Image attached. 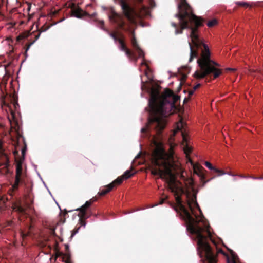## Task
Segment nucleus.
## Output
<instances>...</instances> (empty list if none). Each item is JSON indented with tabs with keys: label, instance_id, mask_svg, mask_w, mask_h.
I'll return each instance as SVG.
<instances>
[{
	"label": "nucleus",
	"instance_id": "1",
	"mask_svg": "<svg viewBox=\"0 0 263 263\" xmlns=\"http://www.w3.org/2000/svg\"><path fill=\"white\" fill-rule=\"evenodd\" d=\"M179 99V96L175 95L170 89H166L161 95L158 90L152 89L148 100V121L146 126L141 129V132L152 136L155 146L151 156L152 174L159 175L162 179H166L168 189L173 194L171 189L172 184L174 183L181 187L184 192L182 195L185 194L186 196V202H197L196 193L192 194L185 191L181 184L175 182L173 171L176 170L177 166L175 163L173 153H167L162 143L159 141L160 136L166 125V118L171 114L172 109Z\"/></svg>",
	"mask_w": 263,
	"mask_h": 263
},
{
	"label": "nucleus",
	"instance_id": "2",
	"mask_svg": "<svg viewBox=\"0 0 263 263\" xmlns=\"http://www.w3.org/2000/svg\"><path fill=\"white\" fill-rule=\"evenodd\" d=\"M175 17L179 19V24L172 22L171 25L175 28L176 34H181L185 29H191L190 37L196 49H194L192 44L189 42L190 48L189 62L193 61L194 58H198L197 63L200 68L195 72V78L202 79L211 73L213 74L214 79L218 78L222 73L221 70L217 68L220 67V65L211 59L208 46L199 38L197 34L198 28L203 25V20L194 14L186 0H180Z\"/></svg>",
	"mask_w": 263,
	"mask_h": 263
},
{
	"label": "nucleus",
	"instance_id": "3",
	"mask_svg": "<svg viewBox=\"0 0 263 263\" xmlns=\"http://www.w3.org/2000/svg\"><path fill=\"white\" fill-rule=\"evenodd\" d=\"M171 189L174 193L176 201L175 211L180 214V216L187 223V229L190 233L196 236L200 258H202L204 263H217L216 257L208 242V239H209L214 245L216 246V242L212 238L210 226L204 222L202 223V226H200L199 223V221L192 216L183 204L181 196L184 192L181 187L171 186Z\"/></svg>",
	"mask_w": 263,
	"mask_h": 263
},
{
	"label": "nucleus",
	"instance_id": "4",
	"mask_svg": "<svg viewBox=\"0 0 263 263\" xmlns=\"http://www.w3.org/2000/svg\"><path fill=\"white\" fill-rule=\"evenodd\" d=\"M113 1L115 4L120 5L124 16L130 23H134L136 17L141 19L149 15L148 8L144 5L141 6L138 12H136L128 4L127 0H113ZM137 1L141 3L143 0H137Z\"/></svg>",
	"mask_w": 263,
	"mask_h": 263
},
{
	"label": "nucleus",
	"instance_id": "5",
	"mask_svg": "<svg viewBox=\"0 0 263 263\" xmlns=\"http://www.w3.org/2000/svg\"><path fill=\"white\" fill-rule=\"evenodd\" d=\"M108 15L109 17V18L110 21L116 24L118 27L125 31H130L132 35V44L133 46V47L138 51L139 56L141 57L144 56V53L143 51L142 50V49L140 48L136 37L135 35V32L134 30H131L128 28H126L125 27V22L124 20V17L123 15L117 13L114 9L113 8H110L109 9V12L108 13Z\"/></svg>",
	"mask_w": 263,
	"mask_h": 263
},
{
	"label": "nucleus",
	"instance_id": "6",
	"mask_svg": "<svg viewBox=\"0 0 263 263\" xmlns=\"http://www.w3.org/2000/svg\"><path fill=\"white\" fill-rule=\"evenodd\" d=\"M26 175L23 173L21 163H17L16 167V174L14 183L12 185L13 192L18 190L20 184L24 183Z\"/></svg>",
	"mask_w": 263,
	"mask_h": 263
},
{
	"label": "nucleus",
	"instance_id": "7",
	"mask_svg": "<svg viewBox=\"0 0 263 263\" xmlns=\"http://www.w3.org/2000/svg\"><path fill=\"white\" fill-rule=\"evenodd\" d=\"M10 111H11V114L12 118H13V119L14 120V124H15V127H13L12 125H11V127L14 128L15 131L17 132V141L16 142L17 145L15 146V150L13 152V154H14V155L15 156H16V155H18V150L17 149L19 148H18V147H19V146H18V141L20 140V138H22L24 145V147L21 148V152H22V156L24 157L25 155V153H26V149H27V145H26V144L25 142L24 139L23 138L22 136L19 133V132H18V129H19L18 124V123L15 120V114L12 111V109L11 108H10ZM10 121H11L10 120ZM11 124H12V123H11Z\"/></svg>",
	"mask_w": 263,
	"mask_h": 263
},
{
	"label": "nucleus",
	"instance_id": "8",
	"mask_svg": "<svg viewBox=\"0 0 263 263\" xmlns=\"http://www.w3.org/2000/svg\"><path fill=\"white\" fill-rule=\"evenodd\" d=\"M50 28L49 25H43L36 32V34H35L34 40L26 45L25 46V55L27 56V51L30 48V47L35 42V41L39 38L41 32L46 31Z\"/></svg>",
	"mask_w": 263,
	"mask_h": 263
},
{
	"label": "nucleus",
	"instance_id": "9",
	"mask_svg": "<svg viewBox=\"0 0 263 263\" xmlns=\"http://www.w3.org/2000/svg\"><path fill=\"white\" fill-rule=\"evenodd\" d=\"M76 210L79 211L78 216L79 217V222L81 226L86 225V219L88 218L92 214V211H87L85 210L82 211V208H78Z\"/></svg>",
	"mask_w": 263,
	"mask_h": 263
},
{
	"label": "nucleus",
	"instance_id": "10",
	"mask_svg": "<svg viewBox=\"0 0 263 263\" xmlns=\"http://www.w3.org/2000/svg\"><path fill=\"white\" fill-rule=\"evenodd\" d=\"M0 165L6 167L9 165V158L7 154L4 152L1 141H0Z\"/></svg>",
	"mask_w": 263,
	"mask_h": 263
},
{
	"label": "nucleus",
	"instance_id": "11",
	"mask_svg": "<svg viewBox=\"0 0 263 263\" xmlns=\"http://www.w3.org/2000/svg\"><path fill=\"white\" fill-rule=\"evenodd\" d=\"M73 7L72 8L71 11L73 16L81 18L84 16H87L88 15L86 12L83 11L80 8L76 7L74 4H73Z\"/></svg>",
	"mask_w": 263,
	"mask_h": 263
},
{
	"label": "nucleus",
	"instance_id": "12",
	"mask_svg": "<svg viewBox=\"0 0 263 263\" xmlns=\"http://www.w3.org/2000/svg\"><path fill=\"white\" fill-rule=\"evenodd\" d=\"M189 161L191 162V164L193 165L195 172L200 176L201 179H204L205 176L203 172L204 171L203 167L198 165H194L193 162L190 158H189Z\"/></svg>",
	"mask_w": 263,
	"mask_h": 263
},
{
	"label": "nucleus",
	"instance_id": "13",
	"mask_svg": "<svg viewBox=\"0 0 263 263\" xmlns=\"http://www.w3.org/2000/svg\"><path fill=\"white\" fill-rule=\"evenodd\" d=\"M119 43L120 44V49L123 51H124L126 53V54L128 56V57H132L133 56V53L132 52L127 48V47H126L125 43H124V40L121 39H120V40L119 41Z\"/></svg>",
	"mask_w": 263,
	"mask_h": 263
},
{
	"label": "nucleus",
	"instance_id": "14",
	"mask_svg": "<svg viewBox=\"0 0 263 263\" xmlns=\"http://www.w3.org/2000/svg\"><path fill=\"white\" fill-rule=\"evenodd\" d=\"M182 133V140H183V143L185 144V145L184 147V153L186 154V156L189 155L190 153L191 152L192 149L191 148L188 146L187 145V137L186 134L183 132H181Z\"/></svg>",
	"mask_w": 263,
	"mask_h": 263
},
{
	"label": "nucleus",
	"instance_id": "15",
	"mask_svg": "<svg viewBox=\"0 0 263 263\" xmlns=\"http://www.w3.org/2000/svg\"><path fill=\"white\" fill-rule=\"evenodd\" d=\"M100 24V27L101 29H103L104 30L106 31L108 33V34L109 35V36L110 37H111L115 41V42H119V41L120 40V39H121V38H119L118 35H117V33L116 32H109L108 30L107 29H105V28H103V26H104V22L103 21H100L99 22Z\"/></svg>",
	"mask_w": 263,
	"mask_h": 263
},
{
	"label": "nucleus",
	"instance_id": "16",
	"mask_svg": "<svg viewBox=\"0 0 263 263\" xmlns=\"http://www.w3.org/2000/svg\"><path fill=\"white\" fill-rule=\"evenodd\" d=\"M97 199V197H94L90 200L86 201L85 203L81 207L82 208V211L85 210L87 211H91L90 206L94 202L96 201Z\"/></svg>",
	"mask_w": 263,
	"mask_h": 263
},
{
	"label": "nucleus",
	"instance_id": "17",
	"mask_svg": "<svg viewBox=\"0 0 263 263\" xmlns=\"http://www.w3.org/2000/svg\"><path fill=\"white\" fill-rule=\"evenodd\" d=\"M112 189V185L108 184L104 186L102 189H101L98 194L100 196H104L110 192Z\"/></svg>",
	"mask_w": 263,
	"mask_h": 263
},
{
	"label": "nucleus",
	"instance_id": "18",
	"mask_svg": "<svg viewBox=\"0 0 263 263\" xmlns=\"http://www.w3.org/2000/svg\"><path fill=\"white\" fill-rule=\"evenodd\" d=\"M205 165L209 169L213 170L214 172L217 173L218 175L219 176L224 174V172L223 171L218 170L216 167L213 166V165L209 162H205Z\"/></svg>",
	"mask_w": 263,
	"mask_h": 263
},
{
	"label": "nucleus",
	"instance_id": "19",
	"mask_svg": "<svg viewBox=\"0 0 263 263\" xmlns=\"http://www.w3.org/2000/svg\"><path fill=\"white\" fill-rule=\"evenodd\" d=\"M13 209L20 214H24L25 213V209L22 207L20 204L17 203L13 204Z\"/></svg>",
	"mask_w": 263,
	"mask_h": 263
},
{
	"label": "nucleus",
	"instance_id": "20",
	"mask_svg": "<svg viewBox=\"0 0 263 263\" xmlns=\"http://www.w3.org/2000/svg\"><path fill=\"white\" fill-rule=\"evenodd\" d=\"M31 34V33L30 31L24 32L17 36L16 40L17 42H20L23 39L28 38Z\"/></svg>",
	"mask_w": 263,
	"mask_h": 263
},
{
	"label": "nucleus",
	"instance_id": "21",
	"mask_svg": "<svg viewBox=\"0 0 263 263\" xmlns=\"http://www.w3.org/2000/svg\"><path fill=\"white\" fill-rule=\"evenodd\" d=\"M124 179L123 178L122 176L118 177L116 180L113 181L109 184L112 185V187L114 189L116 185L121 184Z\"/></svg>",
	"mask_w": 263,
	"mask_h": 263
},
{
	"label": "nucleus",
	"instance_id": "22",
	"mask_svg": "<svg viewBox=\"0 0 263 263\" xmlns=\"http://www.w3.org/2000/svg\"><path fill=\"white\" fill-rule=\"evenodd\" d=\"M134 174V173L132 172V170H127L125 172V173L122 175L123 178L124 179H127L131 177L132 176H133Z\"/></svg>",
	"mask_w": 263,
	"mask_h": 263
},
{
	"label": "nucleus",
	"instance_id": "23",
	"mask_svg": "<svg viewBox=\"0 0 263 263\" xmlns=\"http://www.w3.org/2000/svg\"><path fill=\"white\" fill-rule=\"evenodd\" d=\"M217 24V21L216 19L212 20L209 21L207 23V25L209 27H212Z\"/></svg>",
	"mask_w": 263,
	"mask_h": 263
},
{
	"label": "nucleus",
	"instance_id": "24",
	"mask_svg": "<svg viewBox=\"0 0 263 263\" xmlns=\"http://www.w3.org/2000/svg\"><path fill=\"white\" fill-rule=\"evenodd\" d=\"M236 4L239 6H241V7H245V8H247V7H248L250 6V5L248 3L245 2H236Z\"/></svg>",
	"mask_w": 263,
	"mask_h": 263
},
{
	"label": "nucleus",
	"instance_id": "25",
	"mask_svg": "<svg viewBox=\"0 0 263 263\" xmlns=\"http://www.w3.org/2000/svg\"><path fill=\"white\" fill-rule=\"evenodd\" d=\"M64 261L65 263H72V261L70 259L69 254H66L64 257Z\"/></svg>",
	"mask_w": 263,
	"mask_h": 263
},
{
	"label": "nucleus",
	"instance_id": "26",
	"mask_svg": "<svg viewBox=\"0 0 263 263\" xmlns=\"http://www.w3.org/2000/svg\"><path fill=\"white\" fill-rule=\"evenodd\" d=\"M65 249H66V253H65V254H63L62 255H63V257H62V261L64 262V257H65V255L66 254H69V255H70L69 252V246L68 245H65ZM70 259H71V256H70Z\"/></svg>",
	"mask_w": 263,
	"mask_h": 263
},
{
	"label": "nucleus",
	"instance_id": "27",
	"mask_svg": "<svg viewBox=\"0 0 263 263\" xmlns=\"http://www.w3.org/2000/svg\"><path fill=\"white\" fill-rule=\"evenodd\" d=\"M249 177H250V178H252L253 179H255V180H256V179L263 180V175L259 176V177H255L254 176H249Z\"/></svg>",
	"mask_w": 263,
	"mask_h": 263
},
{
	"label": "nucleus",
	"instance_id": "28",
	"mask_svg": "<svg viewBox=\"0 0 263 263\" xmlns=\"http://www.w3.org/2000/svg\"><path fill=\"white\" fill-rule=\"evenodd\" d=\"M30 235V232H28L26 233H24L23 232H21V236L23 238H25L26 237Z\"/></svg>",
	"mask_w": 263,
	"mask_h": 263
},
{
	"label": "nucleus",
	"instance_id": "29",
	"mask_svg": "<svg viewBox=\"0 0 263 263\" xmlns=\"http://www.w3.org/2000/svg\"><path fill=\"white\" fill-rule=\"evenodd\" d=\"M12 103H13V106L14 108L16 109L17 107L18 106V104L17 101L15 100V99L14 98H13Z\"/></svg>",
	"mask_w": 263,
	"mask_h": 263
},
{
	"label": "nucleus",
	"instance_id": "30",
	"mask_svg": "<svg viewBox=\"0 0 263 263\" xmlns=\"http://www.w3.org/2000/svg\"><path fill=\"white\" fill-rule=\"evenodd\" d=\"M149 4L152 8H153L155 6V2L154 0H150L149 1Z\"/></svg>",
	"mask_w": 263,
	"mask_h": 263
},
{
	"label": "nucleus",
	"instance_id": "31",
	"mask_svg": "<svg viewBox=\"0 0 263 263\" xmlns=\"http://www.w3.org/2000/svg\"><path fill=\"white\" fill-rule=\"evenodd\" d=\"M200 86H201V84H197L196 85H195L194 87L193 90L195 91L196 89H197L198 88H199Z\"/></svg>",
	"mask_w": 263,
	"mask_h": 263
},
{
	"label": "nucleus",
	"instance_id": "32",
	"mask_svg": "<svg viewBox=\"0 0 263 263\" xmlns=\"http://www.w3.org/2000/svg\"><path fill=\"white\" fill-rule=\"evenodd\" d=\"M80 227L78 228L77 229H75L73 231V233L72 234V236L74 235L75 234H76L77 233H78V230L79 229Z\"/></svg>",
	"mask_w": 263,
	"mask_h": 263
},
{
	"label": "nucleus",
	"instance_id": "33",
	"mask_svg": "<svg viewBox=\"0 0 263 263\" xmlns=\"http://www.w3.org/2000/svg\"><path fill=\"white\" fill-rule=\"evenodd\" d=\"M240 176L241 178H249V176H251L250 175H248V176H245L243 175H240ZM249 178H250L249 177Z\"/></svg>",
	"mask_w": 263,
	"mask_h": 263
},
{
	"label": "nucleus",
	"instance_id": "34",
	"mask_svg": "<svg viewBox=\"0 0 263 263\" xmlns=\"http://www.w3.org/2000/svg\"><path fill=\"white\" fill-rule=\"evenodd\" d=\"M194 92V90H190V91H189V95L190 96H191L192 95H193Z\"/></svg>",
	"mask_w": 263,
	"mask_h": 263
},
{
	"label": "nucleus",
	"instance_id": "35",
	"mask_svg": "<svg viewBox=\"0 0 263 263\" xmlns=\"http://www.w3.org/2000/svg\"><path fill=\"white\" fill-rule=\"evenodd\" d=\"M217 252L218 253H222V254H224V252L222 251V249H220L219 250H217Z\"/></svg>",
	"mask_w": 263,
	"mask_h": 263
},
{
	"label": "nucleus",
	"instance_id": "36",
	"mask_svg": "<svg viewBox=\"0 0 263 263\" xmlns=\"http://www.w3.org/2000/svg\"><path fill=\"white\" fill-rule=\"evenodd\" d=\"M4 201H3L2 197L0 196V205H1L2 203H3Z\"/></svg>",
	"mask_w": 263,
	"mask_h": 263
},
{
	"label": "nucleus",
	"instance_id": "37",
	"mask_svg": "<svg viewBox=\"0 0 263 263\" xmlns=\"http://www.w3.org/2000/svg\"><path fill=\"white\" fill-rule=\"evenodd\" d=\"M186 77H186V76L184 74V75H183V77H182V79H183V80H185V79L186 78Z\"/></svg>",
	"mask_w": 263,
	"mask_h": 263
},
{
	"label": "nucleus",
	"instance_id": "38",
	"mask_svg": "<svg viewBox=\"0 0 263 263\" xmlns=\"http://www.w3.org/2000/svg\"><path fill=\"white\" fill-rule=\"evenodd\" d=\"M228 70H231V71H234V69H232V68H228Z\"/></svg>",
	"mask_w": 263,
	"mask_h": 263
},
{
	"label": "nucleus",
	"instance_id": "39",
	"mask_svg": "<svg viewBox=\"0 0 263 263\" xmlns=\"http://www.w3.org/2000/svg\"><path fill=\"white\" fill-rule=\"evenodd\" d=\"M12 223V221H9V223H8V225L10 226Z\"/></svg>",
	"mask_w": 263,
	"mask_h": 263
},
{
	"label": "nucleus",
	"instance_id": "40",
	"mask_svg": "<svg viewBox=\"0 0 263 263\" xmlns=\"http://www.w3.org/2000/svg\"><path fill=\"white\" fill-rule=\"evenodd\" d=\"M164 202V199L162 200V201L160 202V204H162Z\"/></svg>",
	"mask_w": 263,
	"mask_h": 263
},
{
	"label": "nucleus",
	"instance_id": "41",
	"mask_svg": "<svg viewBox=\"0 0 263 263\" xmlns=\"http://www.w3.org/2000/svg\"><path fill=\"white\" fill-rule=\"evenodd\" d=\"M233 263H237V262L235 261V260H233Z\"/></svg>",
	"mask_w": 263,
	"mask_h": 263
},
{
	"label": "nucleus",
	"instance_id": "42",
	"mask_svg": "<svg viewBox=\"0 0 263 263\" xmlns=\"http://www.w3.org/2000/svg\"><path fill=\"white\" fill-rule=\"evenodd\" d=\"M31 226H30L29 227V230H31Z\"/></svg>",
	"mask_w": 263,
	"mask_h": 263
},
{
	"label": "nucleus",
	"instance_id": "43",
	"mask_svg": "<svg viewBox=\"0 0 263 263\" xmlns=\"http://www.w3.org/2000/svg\"><path fill=\"white\" fill-rule=\"evenodd\" d=\"M54 234H55V232H54V231H53L52 232V234H53V235H54Z\"/></svg>",
	"mask_w": 263,
	"mask_h": 263
}]
</instances>
